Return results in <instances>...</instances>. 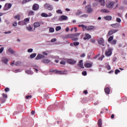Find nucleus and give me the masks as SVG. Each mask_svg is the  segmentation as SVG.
Segmentation results:
<instances>
[{
  "mask_svg": "<svg viewBox=\"0 0 127 127\" xmlns=\"http://www.w3.org/2000/svg\"><path fill=\"white\" fill-rule=\"evenodd\" d=\"M105 93L107 94H110V88L109 87L105 88Z\"/></svg>",
  "mask_w": 127,
  "mask_h": 127,
  "instance_id": "24",
  "label": "nucleus"
},
{
  "mask_svg": "<svg viewBox=\"0 0 127 127\" xmlns=\"http://www.w3.org/2000/svg\"><path fill=\"white\" fill-rule=\"evenodd\" d=\"M57 13L62 14H63V11H62L61 10L59 9V10H57Z\"/></svg>",
  "mask_w": 127,
  "mask_h": 127,
  "instance_id": "46",
  "label": "nucleus"
},
{
  "mask_svg": "<svg viewBox=\"0 0 127 127\" xmlns=\"http://www.w3.org/2000/svg\"><path fill=\"white\" fill-rule=\"evenodd\" d=\"M31 0H23L22 1V4H24V3H25L27 2H29V1H31Z\"/></svg>",
  "mask_w": 127,
  "mask_h": 127,
  "instance_id": "44",
  "label": "nucleus"
},
{
  "mask_svg": "<svg viewBox=\"0 0 127 127\" xmlns=\"http://www.w3.org/2000/svg\"><path fill=\"white\" fill-rule=\"evenodd\" d=\"M78 26L79 27H88V26H84V25H83V24L79 25Z\"/></svg>",
  "mask_w": 127,
  "mask_h": 127,
  "instance_id": "56",
  "label": "nucleus"
},
{
  "mask_svg": "<svg viewBox=\"0 0 127 127\" xmlns=\"http://www.w3.org/2000/svg\"><path fill=\"white\" fill-rule=\"evenodd\" d=\"M0 101L2 103V104H3L6 102V98H0Z\"/></svg>",
  "mask_w": 127,
  "mask_h": 127,
  "instance_id": "30",
  "label": "nucleus"
},
{
  "mask_svg": "<svg viewBox=\"0 0 127 127\" xmlns=\"http://www.w3.org/2000/svg\"><path fill=\"white\" fill-rule=\"evenodd\" d=\"M3 51H4L3 47L0 48V54H2V53L3 52Z\"/></svg>",
  "mask_w": 127,
  "mask_h": 127,
  "instance_id": "50",
  "label": "nucleus"
},
{
  "mask_svg": "<svg viewBox=\"0 0 127 127\" xmlns=\"http://www.w3.org/2000/svg\"><path fill=\"white\" fill-rule=\"evenodd\" d=\"M14 18H15V19H17V20H19L20 19V17L19 15H17L14 16Z\"/></svg>",
  "mask_w": 127,
  "mask_h": 127,
  "instance_id": "39",
  "label": "nucleus"
},
{
  "mask_svg": "<svg viewBox=\"0 0 127 127\" xmlns=\"http://www.w3.org/2000/svg\"><path fill=\"white\" fill-rule=\"evenodd\" d=\"M44 8L46 9H48L49 10L52 11L53 10V6L52 5L50 4H48L47 3L44 4Z\"/></svg>",
  "mask_w": 127,
  "mask_h": 127,
  "instance_id": "2",
  "label": "nucleus"
},
{
  "mask_svg": "<svg viewBox=\"0 0 127 127\" xmlns=\"http://www.w3.org/2000/svg\"><path fill=\"white\" fill-rule=\"evenodd\" d=\"M52 72L56 73H58V74H60V75L64 74V71H59L57 70H52Z\"/></svg>",
  "mask_w": 127,
  "mask_h": 127,
  "instance_id": "9",
  "label": "nucleus"
},
{
  "mask_svg": "<svg viewBox=\"0 0 127 127\" xmlns=\"http://www.w3.org/2000/svg\"><path fill=\"white\" fill-rule=\"evenodd\" d=\"M56 41V38H53L51 39V42H55Z\"/></svg>",
  "mask_w": 127,
  "mask_h": 127,
  "instance_id": "58",
  "label": "nucleus"
},
{
  "mask_svg": "<svg viewBox=\"0 0 127 127\" xmlns=\"http://www.w3.org/2000/svg\"><path fill=\"white\" fill-rule=\"evenodd\" d=\"M115 117V115L114 114H112L111 116V119H113Z\"/></svg>",
  "mask_w": 127,
  "mask_h": 127,
  "instance_id": "64",
  "label": "nucleus"
},
{
  "mask_svg": "<svg viewBox=\"0 0 127 127\" xmlns=\"http://www.w3.org/2000/svg\"><path fill=\"white\" fill-rule=\"evenodd\" d=\"M39 9V5L37 3L34 4L33 5V10L34 11L38 10Z\"/></svg>",
  "mask_w": 127,
  "mask_h": 127,
  "instance_id": "13",
  "label": "nucleus"
},
{
  "mask_svg": "<svg viewBox=\"0 0 127 127\" xmlns=\"http://www.w3.org/2000/svg\"><path fill=\"white\" fill-rule=\"evenodd\" d=\"M10 33H11V31H6V32H4V34H10Z\"/></svg>",
  "mask_w": 127,
  "mask_h": 127,
  "instance_id": "54",
  "label": "nucleus"
},
{
  "mask_svg": "<svg viewBox=\"0 0 127 127\" xmlns=\"http://www.w3.org/2000/svg\"><path fill=\"white\" fill-rule=\"evenodd\" d=\"M85 57V54H82L81 56H80V57L81 58H84Z\"/></svg>",
  "mask_w": 127,
  "mask_h": 127,
  "instance_id": "63",
  "label": "nucleus"
},
{
  "mask_svg": "<svg viewBox=\"0 0 127 127\" xmlns=\"http://www.w3.org/2000/svg\"><path fill=\"white\" fill-rule=\"evenodd\" d=\"M11 3H6L4 6V10H7L11 8Z\"/></svg>",
  "mask_w": 127,
  "mask_h": 127,
  "instance_id": "10",
  "label": "nucleus"
},
{
  "mask_svg": "<svg viewBox=\"0 0 127 127\" xmlns=\"http://www.w3.org/2000/svg\"><path fill=\"white\" fill-rule=\"evenodd\" d=\"M97 43L99 45H102L103 47L105 46V40L103 38L98 39V40H97Z\"/></svg>",
  "mask_w": 127,
  "mask_h": 127,
  "instance_id": "3",
  "label": "nucleus"
},
{
  "mask_svg": "<svg viewBox=\"0 0 127 127\" xmlns=\"http://www.w3.org/2000/svg\"><path fill=\"white\" fill-rule=\"evenodd\" d=\"M117 32H118V30H111L109 31V32H108V34H107V37L112 35L114 34V33H115Z\"/></svg>",
  "mask_w": 127,
  "mask_h": 127,
  "instance_id": "4",
  "label": "nucleus"
},
{
  "mask_svg": "<svg viewBox=\"0 0 127 127\" xmlns=\"http://www.w3.org/2000/svg\"><path fill=\"white\" fill-rule=\"evenodd\" d=\"M28 22H24L23 21L18 22V25L19 26H23L26 25Z\"/></svg>",
  "mask_w": 127,
  "mask_h": 127,
  "instance_id": "18",
  "label": "nucleus"
},
{
  "mask_svg": "<svg viewBox=\"0 0 127 127\" xmlns=\"http://www.w3.org/2000/svg\"><path fill=\"white\" fill-rule=\"evenodd\" d=\"M93 28H94L93 26H88V27L85 30L89 31L92 30V29H93Z\"/></svg>",
  "mask_w": 127,
  "mask_h": 127,
  "instance_id": "25",
  "label": "nucleus"
},
{
  "mask_svg": "<svg viewBox=\"0 0 127 127\" xmlns=\"http://www.w3.org/2000/svg\"><path fill=\"white\" fill-rule=\"evenodd\" d=\"M36 54L35 53H34V54L31 55V56H30V57L31 58V59H33L35 58V57H36Z\"/></svg>",
  "mask_w": 127,
  "mask_h": 127,
  "instance_id": "37",
  "label": "nucleus"
},
{
  "mask_svg": "<svg viewBox=\"0 0 127 127\" xmlns=\"http://www.w3.org/2000/svg\"><path fill=\"white\" fill-rule=\"evenodd\" d=\"M116 21H117V22L118 23H121V19H120V18H116Z\"/></svg>",
  "mask_w": 127,
  "mask_h": 127,
  "instance_id": "45",
  "label": "nucleus"
},
{
  "mask_svg": "<svg viewBox=\"0 0 127 127\" xmlns=\"http://www.w3.org/2000/svg\"><path fill=\"white\" fill-rule=\"evenodd\" d=\"M111 26H112V27L113 28H117L120 26V24H118V23L116 24H112V25H111Z\"/></svg>",
  "mask_w": 127,
  "mask_h": 127,
  "instance_id": "16",
  "label": "nucleus"
},
{
  "mask_svg": "<svg viewBox=\"0 0 127 127\" xmlns=\"http://www.w3.org/2000/svg\"><path fill=\"white\" fill-rule=\"evenodd\" d=\"M45 58V56H43V55H38L37 57H36L35 59L36 60H39L40 59H44Z\"/></svg>",
  "mask_w": 127,
  "mask_h": 127,
  "instance_id": "12",
  "label": "nucleus"
},
{
  "mask_svg": "<svg viewBox=\"0 0 127 127\" xmlns=\"http://www.w3.org/2000/svg\"><path fill=\"white\" fill-rule=\"evenodd\" d=\"M105 58V56L103 55L101 57L98 58V60L99 61H103V59Z\"/></svg>",
  "mask_w": 127,
  "mask_h": 127,
  "instance_id": "40",
  "label": "nucleus"
},
{
  "mask_svg": "<svg viewBox=\"0 0 127 127\" xmlns=\"http://www.w3.org/2000/svg\"><path fill=\"white\" fill-rule=\"evenodd\" d=\"M28 52H29V53H32V52H33V49H29V50H28Z\"/></svg>",
  "mask_w": 127,
  "mask_h": 127,
  "instance_id": "57",
  "label": "nucleus"
},
{
  "mask_svg": "<svg viewBox=\"0 0 127 127\" xmlns=\"http://www.w3.org/2000/svg\"><path fill=\"white\" fill-rule=\"evenodd\" d=\"M20 62L18 61V62H16V63H15V65L16 66H20Z\"/></svg>",
  "mask_w": 127,
  "mask_h": 127,
  "instance_id": "47",
  "label": "nucleus"
},
{
  "mask_svg": "<svg viewBox=\"0 0 127 127\" xmlns=\"http://www.w3.org/2000/svg\"><path fill=\"white\" fill-rule=\"evenodd\" d=\"M97 123L98 124V127H102V120L101 119L98 120Z\"/></svg>",
  "mask_w": 127,
  "mask_h": 127,
  "instance_id": "26",
  "label": "nucleus"
},
{
  "mask_svg": "<svg viewBox=\"0 0 127 127\" xmlns=\"http://www.w3.org/2000/svg\"><path fill=\"white\" fill-rule=\"evenodd\" d=\"M90 41H91V43H95V40H94V39H91V40H90Z\"/></svg>",
  "mask_w": 127,
  "mask_h": 127,
  "instance_id": "61",
  "label": "nucleus"
},
{
  "mask_svg": "<svg viewBox=\"0 0 127 127\" xmlns=\"http://www.w3.org/2000/svg\"><path fill=\"white\" fill-rule=\"evenodd\" d=\"M107 69H108V70H111V66L110 65L107 66Z\"/></svg>",
  "mask_w": 127,
  "mask_h": 127,
  "instance_id": "62",
  "label": "nucleus"
},
{
  "mask_svg": "<svg viewBox=\"0 0 127 127\" xmlns=\"http://www.w3.org/2000/svg\"><path fill=\"white\" fill-rule=\"evenodd\" d=\"M110 42L111 43V44L114 45H115L116 43H117V41L116 40H113V41H112L111 42Z\"/></svg>",
  "mask_w": 127,
  "mask_h": 127,
  "instance_id": "32",
  "label": "nucleus"
},
{
  "mask_svg": "<svg viewBox=\"0 0 127 127\" xmlns=\"http://www.w3.org/2000/svg\"><path fill=\"white\" fill-rule=\"evenodd\" d=\"M4 91H5V92H8V91H9V88L6 87V88H5Z\"/></svg>",
  "mask_w": 127,
  "mask_h": 127,
  "instance_id": "59",
  "label": "nucleus"
},
{
  "mask_svg": "<svg viewBox=\"0 0 127 127\" xmlns=\"http://www.w3.org/2000/svg\"><path fill=\"white\" fill-rule=\"evenodd\" d=\"M41 16L44 17H51V16H49L47 13H43L41 14Z\"/></svg>",
  "mask_w": 127,
  "mask_h": 127,
  "instance_id": "23",
  "label": "nucleus"
},
{
  "mask_svg": "<svg viewBox=\"0 0 127 127\" xmlns=\"http://www.w3.org/2000/svg\"><path fill=\"white\" fill-rule=\"evenodd\" d=\"M115 4V2L114 1H110L109 2H108V3H107V7H108V8H113V6H114V5Z\"/></svg>",
  "mask_w": 127,
  "mask_h": 127,
  "instance_id": "6",
  "label": "nucleus"
},
{
  "mask_svg": "<svg viewBox=\"0 0 127 127\" xmlns=\"http://www.w3.org/2000/svg\"><path fill=\"white\" fill-rule=\"evenodd\" d=\"M41 24L39 22L34 23L33 26L35 28L40 27Z\"/></svg>",
  "mask_w": 127,
  "mask_h": 127,
  "instance_id": "15",
  "label": "nucleus"
},
{
  "mask_svg": "<svg viewBox=\"0 0 127 127\" xmlns=\"http://www.w3.org/2000/svg\"><path fill=\"white\" fill-rule=\"evenodd\" d=\"M49 32H50V33L54 32V28H49Z\"/></svg>",
  "mask_w": 127,
  "mask_h": 127,
  "instance_id": "42",
  "label": "nucleus"
},
{
  "mask_svg": "<svg viewBox=\"0 0 127 127\" xmlns=\"http://www.w3.org/2000/svg\"><path fill=\"white\" fill-rule=\"evenodd\" d=\"M62 29V27L61 26H57V27L55 28V31H59Z\"/></svg>",
  "mask_w": 127,
  "mask_h": 127,
  "instance_id": "35",
  "label": "nucleus"
},
{
  "mask_svg": "<svg viewBox=\"0 0 127 127\" xmlns=\"http://www.w3.org/2000/svg\"><path fill=\"white\" fill-rule=\"evenodd\" d=\"M120 72V70H119V69L115 70V74H118Z\"/></svg>",
  "mask_w": 127,
  "mask_h": 127,
  "instance_id": "51",
  "label": "nucleus"
},
{
  "mask_svg": "<svg viewBox=\"0 0 127 127\" xmlns=\"http://www.w3.org/2000/svg\"><path fill=\"white\" fill-rule=\"evenodd\" d=\"M73 45H74V46H79V42H74V43H72Z\"/></svg>",
  "mask_w": 127,
  "mask_h": 127,
  "instance_id": "41",
  "label": "nucleus"
},
{
  "mask_svg": "<svg viewBox=\"0 0 127 127\" xmlns=\"http://www.w3.org/2000/svg\"><path fill=\"white\" fill-rule=\"evenodd\" d=\"M82 75L83 76H86L87 75V72L86 71H84L82 72Z\"/></svg>",
  "mask_w": 127,
  "mask_h": 127,
  "instance_id": "38",
  "label": "nucleus"
},
{
  "mask_svg": "<svg viewBox=\"0 0 127 127\" xmlns=\"http://www.w3.org/2000/svg\"><path fill=\"white\" fill-rule=\"evenodd\" d=\"M84 36L85 37L83 38V40H89L91 39V36L88 33H85V34L84 35Z\"/></svg>",
  "mask_w": 127,
  "mask_h": 127,
  "instance_id": "7",
  "label": "nucleus"
},
{
  "mask_svg": "<svg viewBox=\"0 0 127 127\" xmlns=\"http://www.w3.org/2000/svg\"><path fill=\"white\" fill-rule=\"evenodd\" d=\"M102 12L106 13L110 12V11L107 9H102Z\"/></svg>",
  "mask_w": 127,
  "mask_h": 127,
  "instance_id": "31",
  "label": "nucleus"
},
{
  "mask_svg": "<svg viewBox=\"0 0 127 127\" xmlns=\"http://www.w3.org/2000/svg\"><path fill=\"white\" fill-rule=\"evenodd\" d=\"M80 34L81 33H80L67 34L65 35V39H71V40L73 41H78V37H79Z\"/></svg>",
  "mask_w": 127,
  "mask_h": 127,
  "instance_id": "1",
  "label": "nucleus"
},
{
  "mask_svg": "<svg viewBox=\"0 0 127 127\" xmlns=\"http://www.w3.org/2000/svg\"><path fill=\"white\" fill-rule=\"evenodd\" d=\"M8 52H9L10 53V54H14V51H13V50L9 48V49H8Z\"/></svg>",
  "mask_w": 127,
  "mask_h": 127,
  "instance_id": "33",
  "label": "nucleus"
},
{
  "mask_svg": "<svg viewBox=\"0 0 127 127\" xmlns=\"http://www.w3.org/2000/svg\"><path fill=\"white\" fill-rule=\"evenodd\" d=\"M88 16V15L87 14H83V15L80 16V17H87Z\"/></svg>",
  "mask_w": 127,
  "mask_h": 127,
  "instance_id": "53",
  "label": "nucleus"
},
{
  "mask_svg": "<svg viewBox=\"0 0 127 127\" xmlns=\"http://www.w3.org/2000/svg\"><path fill=\"white\" fill-rule=\"evenodd\" d=\"M112 51L113 50L112 49L109 48V49H108V51H106V52H105V55H106V56L107 57L111 56V55H112Z\"/></svg>",
  "mask_w": 127,
  "mask_h": 127,
  "instance_id": "5",
  "label": "nucleus"
},
{
  "mask_svg": "<svg viewBox=\"0 0 127 127\" xmlns=\"http://www.w3.org/2000/svg\"><path fill=\"white\" fill-rule=\"evenodd\" d=\"M67 62L70 64H74L76 63V61L73 59H67Z\"/></svg>",
  "mask_w": 127,
  "mask_h": 127,
  "instance_id": "11",
  "label": "nucleus"
},
{
  "mask_svg": "<svg viewBox=\"0 0 127 127\" xmlns=\"http://www.w3.org/2000/svg\"><path fill=\"white\" fill-rule=\"evenodd\" d=\"M60 64H61L65 65V62L64 61H61Z\"/></svg>",
  "mask_w": 127,
  "mask_h": 127,
  "instance_id": "52",
  "label": "nucleus"
},
{
  "mask_svg": "<svg viewBox=\"0 0 127 127\" xmlns=\"http://www.w3.org/2000/svg\"><path fill=\"white\" fill-rule=\"evenodd\" d=\"M83 93L84 94L86 95V94H87L88 93V92H87V90H84V91H83Z\"/></svg>",
  "mask_w": 127,
  "mask_h": 127,
  "instance_id": "55",
  "label": "nucleus"
},
{
  "mask_svg": "<svg viewBox=\"0 0 127 127\" xmlns=\"http://www.w3.org/2000/svg\"><path fill=\"white\" fill-rule=\"evenodd\" d=\"M78 66H79L81 68H84V66H83V63L82 60H80L79 61V64H78Z\"/></svg>",
  "mask_w": 127,
  "mask_h": 127,
  "instance_id": "20",
  "label": "nucleus"
},
{
  "mask_svg": "<svg viewBox=\"0 0 127 127\" xmlns=\"http://www.w3.org/2000/svg\"><path fill=\"white\" fill-rule=\"evenodd\" d=\"M2 96H3V98H4V99L7 98V95L5 94L4 93H2Z\"/></svg>",
  "mask_w": 127,
  "mask_h": 127,
  "instance_id": "49",
  "label": "nucleus"
},
{
  "mask_svg": "<svg viewBox=\"0 0 127 127\" xmlns=\"http://www.w3.org/2000/svg\"><path fill=\"white\" fill-rule=\"evenodd\" d=\"M25 98L26 99H31V98H32V95L26 96H25Z\"/></svg>",
  "mask_w": 127,
  "mask_h": 127,
  "instance_id": "48",
  "label": "nucleus"
},
{
  "mask_svg": "<svg viewBox=\"0 0 127 127\" xmlns=\"http://www.w3.org/2000/svg\"><path fill=\"white\" fill-rule=\"evenodd\" d=\"M113 39H114V36H110V37L108 39V42H111V41H114V40H113Z\"/></svg>",
  "mask_w": 127,
  "mask_h": 127,
  "instance_id": "28",
  "label": "nucleus"
},
{
  "mask_svg": "<svg viewBox=\"0 0 127 127\" xmlns=\"http://www.w3.org/2000/svg\"><path fill=\"white\" fill-rule=\"evenodd\" d=\"M97 1H99L100 5H102L103 6H105V0H98Z\"/></svg>",
  "mask_w": 127,
  "mask_h": 127,
  "instance_id": "21",
  "label": "nucleus"
},
{
  "mask_svg": "<svg viewBox=\"0 0 127 127\" xmlns=\"http://www.w3.org/2000/svg\"><path fill=\"white\" fill-rule=\"evenodd\" d=\"M42 62H43L44 64H48L49 62H50V60H42Z\"/></svg>",
  "mask_w": 127,
  "mask_h": 127,
  "instance_id": "27",
  "label": "nucleus"
},
{
  "mask_svg": "<svg viewBox=\"0 0 127 127\" xmlns=\"http://www.w3.org/2000/svg\"><path fill=\"white\" fill-rule=\"evenodd\" d=\"M8 59H7L5 57H3L2 58V62L4 64H8Z\"/></svg>",
  "mask_w": 127,
  "mask_h": 127,
  "instance_id": "14",
  "label": "nucleus"
},
{
  "mask_svg": "<svg viewBox=\"0 0 127 127\" xmlns=\"http://www.w3.org/2000/svg\"><path fill=\"white\" fill-rule=\"evenodd\" d=\"M76 15H79L80 14H82V11L79 10H78L77 12L75 13Z\"/></svg>",
  "mask_w": 127,
  "mask_h": 127,
  "instance_id": "36",
  "label": "nucleus"
},
{
  "mask_svg": "<svg viewBox=\"0 0 127 127\" xmlns=\"http://www.w3.org/2000/svg\"><path fill=\"white\" fill-rule=\"evenodd\" d=\"M34 15V11H29V16L33 15Z\"/></svg>",
  "mask_w": 127,
  "mask_h": 127,
  "instance_id": "43",
  "label": "nucleus"
},
{
  "mask_svg": "<svg viewBox=\"0 0 127 127\" xmlns=\"http://www.w3.org/2000/svg\"><path fill=\"white\" fill-rule=\"evenodd\" d=\"M67 20V17L65 15H63L61 16V18H60V20L63 21V20Z\"/></svg>",
  "mask_w": 127,
  "mask_h": 127,
  "instance_id": "17",
  "label": "nucleus"
},
{
  "mask_svg": "<svg viewBox=\"0 0 127 127\" xmlns=\"http://www.w3.org/2000/svg\"><path fill=\"white\" fill-rule=\"evenodd\" d=\"M104 18L106 20L110 21L112 20V17L111 16H106V17H104Z\"/></svg>",
  "mask_w": 127,
  "mask_h": 127,
  "instance_id": "22",
  "label": "nucleus"
},
{
  "mask_svg": "<svg viewBox=\"0 0 127 127\" xmlns=\"http://www.w3.org/2000/svg\"><path fill=\"white\" fill-rule=\"evenodd\" d=\"M92 66V64L91 63H86L84 64V66H85L86 68H90Z\"/></svg>",
  "mask_w": 127,
  "mask_h": 127,
  "instance_id": "19",
  "label": "nucleus"
},
{
  "mask_svg": "<svg viewBox=\"0 0 127 127\" xmlns=\"http://www.w3.org/2000/svg\"><path fill=\"white\" fill-rule=\"evenodd\" d=\"M88 27V26L87 27H82V28L83 29V30H85L86 29H87V28Z\"/></svg>",
  "mask_w": 127,
  "mask_h": 127,
  "instance_id": "60",
  "label": "nucleus"
},
{
  "mask_svg": "<svg viewBox=\"0 0 127 127\" xmlns=\"http://www.w3.org/2000/svg\"><path fill=\"white\" fill-rule=\"evenodd\" d=\"M85 9L87 10L88 13H91L92 12V8H91V6L90 4L85 6Z\"/></svg>",
  "mask_w": 127,
  "mask_h": 127,
  "instance_id": "8",
  "label": "nucleus"
},
{
  "mask_svg": "<svg viewBox=\"0 0 127 127\" xmlns=\"http://www.w3.org/2000/svg\"><path fill=\"white\" fill-rule=\"evenodd\" d=\"M26 30L31 32L33 30V28L31 27L30 26H29L28 27H26Z\"/></svg>",
  "mask_w": 127,
  "mask_h": 127,
  "instance_id": "29",
  "label": "nucleus"
},
{
  "mask_svg": "<svg viewBox=\"0 0 127 127\" xmlns=\"http://www.w3.org/2000/svg\"><path fill=\"white\" fill-rule=\"evenodd\" d=\"M23 21L24 22H25V23H28L29 22H30V18H26L24 19L23 21Z\"/></svg>",
  "mask_w": 127,
  "mask_h": 127,
  "instance_id": "34",
  "label": "nucleus"
}]
</instances>
